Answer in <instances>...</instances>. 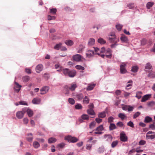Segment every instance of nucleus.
Returning a JSON list of instances; mask_svg holds the SVG:
<instances>
[{"instance_id": "7ed1b4c3", "label": "nucleus", "mask_w": 155, "mask_h": 155, "mask_svg": "<svg viewBox=\"0 0 155 155\" xmlns=\"http://www.w3.org/2000/svg\"><path fill=\"white\" fill-rule=\"evenodd\" d=\"M126 64L125 63H122L120 66V71L121 74H124L126 73L127 70L126 69Z\"/></svg>"}, {"instance_id": "09e8293b", "label": "nucleus", "mask_w": 155, "mask_h": 155, "mask_svg": "<svg viewBox=\"0 0 155 155\" xmlns=\"http://www.w3.org/2000/svg\"><path fill=\"white\" fill-rule=\"evenodd\" d=\"M82 118L85 120H88L89 119V117L88 115L87 114H83L81 116Z\"/></svg>"}, {"instance_id": "1a4fd4ad", "label": "nucleus", "mask_w": 155, "mask_h": 155, "mask_svg": "<svg viewBox=\"0 0 155 155\" xmlns=\"http://www.w3.org/2000/svg\"><path fill=\"white\" fill-rule=\"evenodd\" d=\"M14 83L15 84L14 87V91L18 93L20 90L21 86L15 81Z\"/></svg>"}, {"instance_id": "5fc2aeb1", "label": "nucleus", "mask_w": 155, "mask_h": 155, "mask_svg": "<svg viewBox=\"0 0 155 155\" xmlns=\"http://www.w3.org/2000/svg\"><path fill=\"white\" fill-rule=\"evenodd\" d=\"M118 143V142L117 141H113L111 144V147L112 148H114L117 144Z\"/></svg>"}, {"instance_id": "9b49d317", "label": "nucleus", "mask_w": 155, "mask_h": 155, "mask_svg": "<svg viewBox=\"0 0 155 155\" xmlns=\"http://www.w3.org/2000/svg\"><path fill=\"white\" fill-rule=\"evenodd\" d=\"M25 113L24 111H18L16 113V116L18 119H21L23 118Z\"/></svg>"}, {"instance_id": "5701e85b", "label": "nucleus", "mask_w": 155, "mask_h": 155, "mask_svg": "<svg viewBox=\"0 0 155 155\" xmlns=\"http://www.w3.org/2000/svg\"><path fill=\"white\" fill-rule=\"evenodd\" d=\"M27 113L28 116L30 117H32L33 115V111L31 109H28L27 110Z\"/></svg>"}, {"instance_id": "7c9ffc66", "label": "nucleus", "mask_w": 155, "mask_h": 155, "mask_svg": "<svg viewBox=\"0 0 155 155\" xmlns=\"http://www.w3.org/2000/svg\"><path fill=\"white\" fill-rule=\"evenodd\" d=\"M118 116L119 118H120L122 120H124L127 117L125 114L121 113L119 114Z\"/></svg>"}, {"instance_id": "473e14b6", "label": "nucleus", "mask_w": 155, "mask_h": 155, "mask_svg": "<svg viewBox=\"0 0 155 155\" xmlns=\"http://www.w3.org/2000/svg\"><path fill=\"white\" fill-rule=\"evenodd\" d=\"M70 70L67 68L64 69L62 71L63 73L65 75H68Z\"/></svg>"}, {"instance_id": "c85d7f7f", "label": "nucleus", "mask_w": 155, "mask_h": 155, "mask_svg": "<svg viewBox=\"0 0 155 155\" xmlns=\"http://www.w3.org/2000/svg\"><path fill=\"white\" fill-rule=\"evenodd\" d=\"M30 77L28 76H25L23 77L22 79L23 82H27L30 80Z\"/></svg>"}, {"instance_id": "69168bd1", "label": "nucleus", "mask_w": 155, "mask_h": 155, "mask_svg": "<svg viewBox=\"0 0 155 155\" xmlns=\"http://www.w3.org/2000/svg\"><path fill=\"white\" fill-rule=\"evenodd\" d=\"M19 104H20L24 105H28V104L25 101H19Z\"/></svg>"}, {"instance_id": "aec40b11", "label": "nucleus", "mask_w": 155, "mask_h": 155, "mask_svg": "<svg viewBox=\"0 0 155 155\" xmlns=\"http://www.w3.org/2000/svg\"><path fill=\"white\" fill-rule=\"evenodd\" d=\"M76 98L79 100H81L83 98V95L81 94H77L76 95Z\"/></svg>"}, {"instance_id": "4be33fe9", "label": "nucleus", "mask_w": 155, "mask_h": 155, "mask_svg": "<svg viewBox=\"0 0 155 155\" xmlns=\"http://www.w3.org/2000/svg\"><path fill=\"white\" fill-rule=\"evenodd\" d=\"M90 100L87 96H85L84 98L83 103L84 104H88Z\"/></svg>"}, {"instance_id": "4468645a", "label": "nucleus", "mask_w": 155, "mask_h": 155, "mask_svg": "<svg viewBox=\"0 0 155 155\" xmlns=\"http://www.w3.org/2000/svg\"><path fill=\"white\" fill-rule=\"evenodd\" d=\"M151 95L150 94H146L144 95L142 98L141 100V102H144L148 100L151 97Z\"/></svg>"}, {"instance_id": "ddd939ff", "label": "nucleus", "mask_w": 155, "mask_h": 155, "mask_svg": "<svg viewBox=\"0 0 155 155\" xmlns=\"http://www.w3.org/2000/svg\"><path fill=\"white\" fill-rule=\"evenodd\" d=\"M104 137L106 141L110 142L112 140V137L110 134L105 135H104Z\"/></svg>"}, {"instance_id": "6ab92c4d", "label": "nucleus", "mask_w": 155, "mask_h": 155, "mask_svg": "<svg viewBox=\"0 0 155 155\" xmlns=\"http://www.w3.org/2000/svg\"><path fill=\"white\" fill-rule=\"evenodd\" d=\"M152 120V119L151 117L149 116H147L145 117L144 122L145 123H148L151 122Z\"/></svg>"}, {"instance_id": "e2e57ef3", "label": "nucleus", "mask_w": 155, "mask_h": 155, "mask_svg": "<svg viewBox=\"0 0 155 155\" xmlns=\"http://www.w3.org/2000/svg\"><path fill=\"white\" fill-rule=\"evenodd\" d=\"M55 68L56 69H58L59 68H60V69H58L57 70V71H60L61 70V67L60 66L59 64H56L55 65Z\"/></svg>"}, {"instance_id": "412c9836", "label": "nucleus", "mask_w": 155, "mask_h": 155, "mask_svg": "<svg viewBox=\"0 0 155 155\" xmlns=\"http://www.w3.org/2000/svg\"><path fill=\"white\" fill-rule=\"evenodd\" d=\"M57 141L56 139L53 137H50L48 140V142L49 143H53Z\"/></svg>"}, {"instance_id": "423d86ee", "label": "nucleus", "mask_w": 155, "mask_h": 155, "mask_svg": "<svg viewBox=\"0 0 155 155\" xmlns=\"http://www.w3.org/2000/svg\"><path fill=\"white\" fill-rule=\"evenodd\" d=\"M77 87V85L76 84H72L69 86H65V87L66 89H68L71 91H74Z\"/></svg>"}, {"instance_id": "79ce46f5", "label": "nucleus", "mask_w": 155, "mask_h": 155, "mask_svg": "<svg viewBox=\"0 0 155 155\" xmlns=\"http://www.w3.org/2000/svg\"><path fill=\"white\" fill-rule=\"evenodd\" d=\"M62 45V44L61 43H60L59 44H57L54 47V48L56 50H59V48Z\"/></svg>"}, {"instance_id": "dca6fc26", "label": "nucleus", "mask_w": 155, "mask_h": 155, "mask_svg": "<svg viewBox=\"0 0 155 155\" xmlns=\"http://www.w3.org/2000/svg\"><path fill=\"white\" fill-rule=\"evenodd\" d=\"M152 68V66L150 63H147L146 64L145 67V71L149 72V71Z\"/></svg>"}, {"instance_id": "4c0bfd02", "label": "nucleus", "mask_w": 155, "mask_h": 155, "mask_svg": "<svg viewBox=\"0 0 155 155\" xmlns=\"http://www.w3.org/2000/svg\"><path fill=\"white\" fill-rule=\"evenodd\" d=\"M33 146L35 148H37L40 146V144L37 141H34L33 143Z\"/></svg>"}, {"instance_id": "58836bf2", "label": "nucleus", "mask_w": 155, "mask_h": 155, "mask_svg": "<svg viewBox=\"0 0 155 155\" xmlns=\"http://www.w3.org/2000/svg\"><path fill=\"white\" fill-rule=\"evenodd\" d=\"M147 106L149 107H152L155 104V102L154 101H151L147 103Z\"/></svg>"}, {"instance_id": "2f4dec72", "label": "nucleus", "mask_w": 155, "mask_h": 155, "mask_svg": "<svg viewBox=\"0 0 155 155\" xmlns=\"http://www.w3.org/2000/svg\"><path fill=\"white\" fill-rule=\"evenodd\" d=\"M28 136H31V137H28L27 138V140L29 142H31L33 140V136L32 134L31 133L28 134H27Z\"/></svg>"}, {"instance_id": "f257e3e1", "label": "nucleus", "mask_w": 155, "mask_h": 155, "mask_svg": "<svg viewBox=\"0 0 155 155\" xmlns=\"http://www.w3.org/2000/svg\"><path fill=\"white\" fill-rule=\"evenodd\" d=\"M108 40L110 43L116 42L117 38L115 33L114 32H110L108 35Z\"/></svg>"}, {"instance_id": "f3484780", "label": "nucleus", "mask_w": 155, "mask_h": 155, "mask_svg": "<svg viewBox=\"0 0 155 155\" xmlns=\"http://www.w3.org/2000/svg\"><path fill=\"white\" fill-rule=\"evenodd\" d=\"M95 40L93 38H90L88 40V44L89 46H92L94 44Z\"/></svg>"}, {"instance_id": "a211bd4d", "label": "nucleus", "mask_w": 155, "mask_h": 155, "mask_svg": "<svg viewBox=\"0 0 155 155\" xmlns=\"http://www.w3.org/2000/svg\"><path fill=\"white\" fill-rule=\"evenodd\" d=\"M76 74V72L74 70L69 71L68 75L71 77H73L75 76Z\"/></svg>"}, {"instance_id": "f03ea898", "label": "nucleus", "mask_w": 155, "mask_h": 155, "mask_svg": "<svg viewBox=\"0 0 155 155\" xmlns=\"http://www.w3.org/2000/svg\"><path fill=\"white\" fill-rule=\"evenodd\" d=\"M64 139L67 140L68 142L72 143H75L78 141V139L75 137H72L71 136H68L64 137Z\"/></svg>"}, {"instance_id": "b1692460", "label": "nucleus", "mask_w": 155, "mask_h": 155, "mask_svg": "<svg viewBox=\"0 0 155 155\" xmlns=\"http://www.w3.org/2000/svg\"><path fill=\"white\" fill-rule=\"evenodd\" d=\"M65 43L68 46H71L73 44V41L70 40H66L65 41Z\"/></svg>"}, {"instance_id": "6e6552de", "label": "nucleus", "mask_w": 155, "mask_h": 155, "mask_svg": "<svg viewBox=\"0 0 155 155\" xmlns=\"http://www.w3.org/2000/svg\"><path fill=\"white\" fill-rule=\"evenodd\" d=\"M43 65L41 64H39L36 66L35 70L37 73H39L40 72L43 70Z\"/></svg>"}, {"instance_id": "3c124183", "label": "nucleus", "mask_w": 155, "mask_h": 155, "mask_svg": "<svg viewBox=\"0 0 155 155\" xmlns=\"http://www.w3.org/2000/svg\"><path fill=\"white\" fill-rule=\"evenodd\" d=\"M154 124H155V123H153V124H150L149 126V128L152 130H155V125Z\"/></svg>"}, {"instance_id": "49530a36", "label": "nucleus", "mask_w": 155, "mask_h": 155, "mask_svg": "<svg viewBox=\"0 0 155 155\" xmlns=\"http://www.w3.org/2000/svg\"><path fill=\"white\" fill-rule=\"evenodd\" d=\"M119 41V38H118L117 40L116 41V42H114V44H112L111 45L110 47H111V48H115V47L117 45V42H118Z\"/></svg>"}, {"instance_id": "a18cd8bd", "label": "nucleus", "mask_w": 155, "mask_h": 155, "mask_svg": "<svg viewBox=\"0 0 155 155\" xmlns=\"http://www.w3.org/2000/svg\"><path fill=\"white\" fill-rule=\"evenodd\" d=\"M57 10L56 8H52L50 9V12L53 15H55L56 14Z\"/></svg>"}, {"instance_id": "c756f323", "label": "nucleus", "mask_w": 155, "mask_h": 155, "mask_svg": "<svg viewBox=\"0 0 155 155\" xmlns=\"http://www.w3.org/2000/svg\"><path fill=\"white\" fill-rule=\"evenodd\" d=\"M95 86V84H93L89 85L87 88V91H91L93 89Z\"/></svg>"}, {"instance_id": "680f3d73", "label": "nucleus", "mask_w": 155, "mask_h": 155, "mask_svg": "<svg viewBox=\"0 0 155 155\" xmlns=\"http://www.w3.org/2000/svg\"><path fill=\"white\" fill-rule=\"evenodd\" d=\"M65 143H64L59 144L57 146V147L60 148H63L65 146Z\"/></svg>"}, {"instance_id": "ea45409f", "label": "nucleus", "mask_w": 155, "mask_h": 155, "mask_svg": "<svg viewBox=\"0 0 155 155\" xmlns=\"http://www.w3.org/2000/svg\"><path fill=\"white\" fill-rule=\"evenodd\" d=\"M94 48L95 51L94 53L99 55L101 53H100V51L99 48Z\"/></svg>"}, {"instance_id": "a19ab883", "label": "nucleus", "mask_w": 155, "mask_h": 155, "mask_svg": "<svg viewBox=\"0 0 155 155\" xmlns=\"http://www.w3.org/2000/svg\"><path fill=\"white\" fill-rule=\"evenodd\" d=\"M138 68L137 66H133L132 67L131 71L133 72H137L138 71Z\"/></svg>"}, {"instance_id": "20e7f679", "label": "nucleus", "mask_w": 155, "mask_h": 155, "mask_svg": "<svg viewBox=\"0 0 155 155\" xmlns=\"http://www.w3.org/2000/svg\"><path fill=\"white\" fill-rule=\"evenodd\" d=\"M120 139L121 141L122 142H126L127 140V137L126 136L124 132L122 131L120 134Z\"/></svg>"}, {"instance_id": "72a5a7b5", "label": "nucleus", "mask_w": 155, "mask_h": 155, "mask_svg": "<svg viewBox=\"0 0 155 155\" xmlns=\"http://www.w3.org/2000/svg\"><path fill=\"white\" fill-rule=\"evenodd\" d=\"M98 43H100L101 44H104L106 42L102 38H100L98 39Z\"/></svg>"}, {"instance_id": "603ef678", "label": "nucleus", "mask_w": 155, "mask_h": 155, "mask_svg": "<svg viewBox=\"0 0 155 155\" xmlns=\"http://www.w3.org/2000/svg\"><path fill=\"white\" fill-rule=\"evenodd\" d=\"M69 103L71 104H73L75 103L74 100L72 98H69L68 100Z\"/></svg>"}, {"instance_id": "9d476101", "label": "nucleus", "mask_w": 155, "mask_h": 155, "mask_svg": "<svg viewBox=\"0 0 155 155\" xmlns=\"http://www.w3.org/2000/svg\"><path fill=\"white\" fill-rule=\"evenodd\" d=\"M49 89V87L48 86L43 87L40 89V91L41 92L40 94H43L46 93L48 91Z\"/></svg>"}, {"instance_id": "bb28decb", "label": "nucleus", "mask_w": 155, "mask_h": 155, "mask_svg": "<svg viewBox=\"0 0 155 155\" xmlns=\"http://www.w3.org/2000/svg\"><path fill=\"white\" fill-rule=\"evenodd\" d=\"M130 83V84H128L127 86H126V89H127V90H128V89H130V88H131V87H131L132 86V83H133V81H132V80H130L127 83Z\"/></svg>"}, {"instance_id": "052dcab7", "label": "nucleus", "mask_w": 155, "mask_h": 155, "mask_svg": "<svg viewBox=\"0 0 155 155\" xmlns=\"http://www.w3.org/2000/svg\"><path fill=\"white\" fill-rule=\"evenodd\" d=\"M146 143L145 141L141 140L139 143V145H144Z\"/></svg>"}, {"instance_id": "c03bdc74", "label": "nucleus", "mask_w": 155, "mask_h": 155, "mask_svg": "<svg viewBox=\"0 0 155 155\" xmlns=\"http://www.w3.org/2000/svg\"><path fill=\"white\" fill-rule=\"evenodd\" d=\"M75 68L77 69H78V70H84V68L81 65H76L75 66Z\"/></svg>"}, {"instance_id": "39448f33", "label": "nucleus", "mask_w": 155, "mask_h": 155, "mask_svg": "<svg viewBox=\"0 0 155 155\" xmlns=\"http://www.w3.org/2000/svg\"><path fill=\"white\" fill-rule=\"evenodd\" d=\"M83 57L80 54H76L72 57L73 60L77 62H79L81 61Z\"/></svg>"}, {"instance_id": "37998d69", "label": "nucleus", "mask_w": 155, "mask_h": 155, "mask_svg": "<svg viewBox=\"0 0 155 155\" xmlns=\"http://www.w3.org/2000/svg\"><path fill=\"white\" fill-rule=\"evenodd\" d=\"M148 76L152 78L155 77V73L153 71L151 72L148 74Z\"/></svg>"}, {"instance_id": "2eb2a0df", "label": "nucleus", "mask_w": 155, "mask_h": 155, "mask_svg": "<svg viewBox=\"0 0 155 155\" xmlns=\"http://www.w3.org/2000/svg\"><path fill=\"white\" fill-rule=\"evenodd\" d=\"M94 52L91 50H88L86 53L87 57L90 58L92 57L94 54Z\"/></svg>"}, {"instance_id": "f704fd0d", "label": "nucleus", "mask_w": 155, "mask_h": 155, "mask_svg": "<svg viewBox=\"0 0 155 155\" xmlns=\"http://www.w3.org/2000/svg\"><path fill=\"white\" fill-rule=\"evenodd\" d=\"M142 94V93L141 91L137 92L135 97L139 99L141 98Z\"/></svg>"}, {"instance_id": "0eeeda50", "label": "nucleus", "mask_w": 155, "mask_h": 155, "mask_svg": "<svg viewBox=\"0 0 155 155\" xmlns=\"http://www.w3.org/2000/svg\"><path fill=\"white\" fill-rule=\"evenodd\" d=\"M104 130V127L103 125H100L97 127L95 129V130L97 132H94V134H102V132L101 131Z\"/></svg>"}, {"instance_id": "0e129e2a", "label": "nucleus", "mask_w": 155, "mask_h": 155, "mask_svg": "<svg viewBox=\"0 0 155 155\" xmlns=\"http://www.w3.org/2000/svg\"><path fill=\"white\" fill-rule=\"evenodd\" d=\"M147 42V40L145 38H143L142 39L141 41V43L142 45H144L146 44Z\"/></svg>"}, {"instance_id": "13d9d810", "label": "nucleus", "mask_w": 155, "mask_h": 155, "mask_svg": "<svg viewBox=\"0 0 155 155\" xmlns=\"http://www.w3.org/2000/svg\"><path fill=\"white\" fill-rule=\"evenodd\" d=\"M43 76L45 79H48L49 78V74L48 73H46L43 74Z\"/></svg>"}, {"instance_id": "de8ad7c7", "label": "nucleus", "mask_w": 155, "mask_h": 155, "mask_svg": "<svg viewBox=\"0 0 155 155\" xmlns=\"http://www.w3.org/2000/svg\"><path fill=\"white\" fill-rule=\"evenodd\" d=\"M75 107L76 109H80L82 108V106L81 104H78L75 105Z\"/></svg>"}, {"instance_id": "6e6d98bb", "label": "nucleus", "mask_w": 155, "mask_h": 155, "mask_svg": "<svg viewBox=\"0 0 155 155\" xmlns=\"http://www.w3.org/2000/svg\"><path fill=\"white\" fill-rule=\"evenodd\" d=\"M56 17L54 16H51L50 15H48V20H54L55 19Z\"/></svg>"}, {"instance_id": "f8f14e48", "label": "nucleus", "mask_w": 155, "mask_h": 155, "mask_svg": "<svg viewBox=\"0 0 155 155\" xmlns=\"http://www.w3.org/2000/svg\"><path fill=\"white\" fill-rule=\"evenodd\" d=\"M41 101V98L38 97H36L34 98L32 100V103L33 104H39Z\"/></svg>"}, {"instance_id": "4d7b16f0", "label": "nucleus", "mask_w": 155, "mask_h": 155, "mask_svg": "<svg viewBox=\"0 0 155 155\" xmlns=\"http://www.w3.org/2000/svg\"><path fill=\"white\" fill-rule=\"evenodd\" d=\"M96 124V123L94 121L92 122L89 125V128L90 129H92L93 128Z\"/></svg>"}, {"instance_id": "774afa93", "label": "nucleus", "mask_w": 155, "mask_h": 155, "mask_svg": "<svg viewBox=\"0 0 155 155\" xmlns=\"http://www.w3.org/2000/svg\"><path fill=\"white\" fill-rule=\"evenodd\" d=\"M134 109V107L131 106L130 105H128V107L127 108V110L128 111H133Z\"/></svg>"}, {"instance_id": "a878e982", "label": "nucleus", "mask_w": 155, "mask_h": 155, "mask_svg": "<svg viewBox=\"0 0 155 155\" xmlns=\"http://www.w3.org/2000/svg\"><path fill=\"white\" fill-rule=\"evenodd\" d=\"M87 112L88 114L90 115H93L95 114V113L94 110L92 109H88L87 110Z\"/></svg>"}, {"instance_id": "cd10ccee", "label": "nucleus", "mask_w": 155, "mask_h": 155, "mask_svg": "<svg viewBox=\"0 0 155 155\" xmlns=\"http://www.w3.org/2000/svg\"><path fill=\"white\" fill-rule=\"evenodd\" d=\"M121 40L123 42H127L128 41L127 38L124 35H122L120 37Z\"/></svg>"}, {"instance_id": "e433bc0d", "label": "nucleus", "mask_w": 155, "mask_h": 155, "mask_svg": "<svg viewBox=\"0 0 155 155\" xmlns=\"http://www.w3.org/2000/svg\"><path fill=\"white\" fill-rule=\"evenodd\" d=\"M116 128V126L114 124L110 123L109 126V129L110 130H113Z\"/></svg>"}, {"instance_id": "8fccbe9b", "label": "nucleus", "mask_w": 155, "mask_h": 155, "mask_svg": "<svg viewBox=\"0 0 155 155\" xmlns=\"http://www.w3.org/2000/svg\"><path fill=\"white\" fill-rule=\"evenodd\" d=\"M122 26L121 25H120V24H117L116 25V27L118 31H120L121 30L122 28Z\"/></svg>"}, {"instance_id": "338daca9", "label": "nucleus", "mask_w": 155, "mask_h": 155, "mask_svg": "<svg viewBox=\"0 0 155 155\" xmlns=\"http://www.w3.org/2000/svg\"><path fill=\"white\" fill-rule=\"evenodd\" d=\"M127 124L129 126L132 127H134V124H133V122H132L131 121L127 123Z\"/></svg>"}, {"instance_id": "393cba45", "label": "nucleus", "mask_w": 155, "mask_h": 155, "mask_svg": "<svg viewBox=\"0 0 155 155\" xmlns=\"http://www.w3.org/2000/svg\"><path fill=\"white\" fill-rule=\"evenodd\" d=\"M106 116V113L105 111L100 113L98 114L99 117L101 118H104Z\"/></svg>"}, {"instance_id": "864d4df0", "label": "nucleus", "mask_w": 155, "mask_h": 155, "mask_svg": "<svg viewBox=\"0 0 155 155\" xmlns=\"http://www.w3.org/2000/svg\"><path fill=\"white\" fill-rule=\"evenodd\" d=\"M140 114V113L139 112H137L135 113L133 116V118L135 119L138 117Z\"/></svg>"}, {"instance_id": "bf43d9fd", "label": "nucleus", "mask_w": 155, "mask_h": 155, "mask_svg": "<svg viewBox=\"0 0 155 155\" xmlns=\"http://www.w3.org/2000/svg\"><path fill=\"white\" fill-rule=\"evenodd\" d=\"M146 137H147L148 138H150L151 139H153L155 138V134L151 135H147Z\"/></svg>"}, {"instance_id": "c9c22d12", "label": "nucleus", "mask_w": 155, "mask_h": 155, "mask_svg": "<svg viewBox=\"0 0 155 155\" xmlns=\"http://www.w3.org/2000/svg\"><path fill=\"white\" fill-rule=\"evenodd\" d=\"M154 5V3L153 2H148L146 5V7L147 9H150Z\"/></svg>"}]
</instances>
